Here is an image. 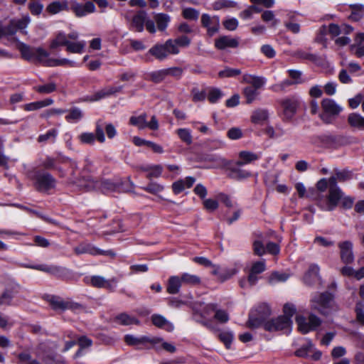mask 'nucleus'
<instances>
[{"instance_id": "1", "label": "nucleus", "mask_w": 364, "mask_h": 364, "mask_svg": "<svg viewBox=\"0 0 364 364\" xmlns=\"http://www.w3.org/2000/svg\"><path fill=\"white\" fill-rule=\"evenodd\" d=\"M296 311V306L293 304L287 303L284 304L283 308L284 315L266 322L264 329L271 332L289 330L292 324L291 317L294 315Z\"/></svg>"}, {"instance_id": "33", "label": "nucleus", "mask_w": 364, "mask_h": 364, "mask_svg": "<svg viewBox=\"0 0 364 364\" xmlns=\"http://www.w3.org/2000/svg\"><path fill=\"white\" fill-rule=\"evenodd\" d=\"M68 9L67 1H55L49 4L46 7V11L50 14H57L63 11Z\"/></svg>"}, {"instance_id": "30", "label": "nucleus", "mask_w": 364, "mask_h": 364, "mask_svg": "<svg viewBox=\"0 0 364 364\" xmlns=\"http://www.w3.org/2000/svg\"><path fill=\"white\" fill-rule=\"evenodd\" d=\"M354 41V43L350 47L352 51L358 58L364 56V33H357Z\"/></svg>"}, {"instance_id": "64", "label": "nucleus", "mask_w": 364, "mask_h": 364, "mask_svg": "<svg viewBox=\"0 0 364 364\" xmlns=\"http://www.w3.org/2000/svg\"><path fill=\"white\" fill-rule=\"evenodd\" d=\"M183 16L188 20H196L199 16V12L192 8H186L183 10Z\"/></svg>"}, {"instance_id": "44", "label": "nucleus", "mask_w": 364, "mask_h": 364, "mask_svg": "<svg viewBox=\"0 0 364 364\" xmlns=\"http://www.w3.org/2000/svg\"><path fill=\"white\" fill-rule=\"evenodd\" d=\"M315 350V347L311 341H306L300 348L296 350L295 354L299 357H309Z\"/></svg>"}, {"instance_id": "56", "label": "nucleus", "mask_w": 364, "mask_h": 364, "mask_svg": "<svg viewBox=\"0 0 364 364\" xmlns=\"http://www.w3.org/2000/svg\"><path fill=\"white\" fill-rule=\"evenodd\" d=\"M33 89L41 94H50L56 90V85L54 82L37 85Z\"/></svg>"}, {"instance_id": "21", "label": "nucleus", "mask_w": 364, "mask_h": 364, "mask_svg": "<svg viewBox=\"0 0 364 364\" xmlns=\"http://www.w3.org/2000/svg\"><path fill=\"white\" fill-rule=\"evenodd\" d=\"M124 341L128 345L139 346L140 345H144L148 343L151 345H155L160 342L161 339L159 337L150 338L148 336H141L138 338L132 335H126L124 336Z\"/></svg>"}, {"instance_id": "48", "label": "nucleus", "mask_w": 364, "mask_h": 364, "mask_svg": "<svg viewBox=\"0 0 364 364\" xmlns=\"http://www.w3.org/2000/svg\"><path fill=\"white\" fill-rule=\"evenodd\" d=\"M49 67L56 66H69V67H80V65L75 61L70 60L67 58L55 59L48 61Z\"/></svg>"}, {"instance_id": "27", "label": "nucleus", "mask_w": 364, "mask_h": 364, "mask_svg": "<svg viewBox=\"0 0 364 364\" xmlns=\"http://www.w3.org/2000/svg\"><path fill=\"white\" fill-rule=\"evenodd\" d=\"M261 153H254L249 151H242L239 153V160L236 162L237 166H243L258 160L261 157Z\"/></svg>"}, {"instance_id": "22", "label": "nucleus", "mask_w": 364, "mask_h": 364, "mask_svg": "<svg viewBox=\"0 0 364 364\" xmlns=\"http://www.w3.org/2000/svg\"><path fill=\"white\" fill-rule=\"evenodd\" d=\"M90 283L93 287L98 288H105L110 291H114L117 286V280L115 278L106 279L101 276H93L90 278Z\"/></svg>"}, {"instance_id": "37", "label": "nucleus", "mask_w": 364, "mask_h": 364, "mask_svg": "<svg viewBox=\"0 0 364 364\" xmlns=\"http://www.w3.org/2000/svg\"><path fill=\"white\" fill-rule=\"evenodd\" d=\"M183 284L181 276H171L169 277L167 285V291L175 294L179 292Z\"/></svg>"}, {"instance_id": "2", "label": "nucleus", "mask_w": 364, "mask_h": 364, "mask_svg": "<svg viewBox=\"0 0 364 364\" xmlns=\"http://www.w3.org/2000/svg\"><path fill=\"white\" fill-rule=\"evenodd\" d=\"M311 309L328 316L337 309L333 295L328 292L316 293L310 299Z\"/></svg>"}, {"instance_id": "53", "label": "nucleus", "mask_w": 364, "mask_h": 364, "mask_svg": "<svg viewBox=\"0 0 364 364\" xmlns=\"http://www.w3.org/2000/svg\"><path fill=\"white\" fill-rule=\"evenodd\" d=\"M289 277V275L284 272H274L269 277L268 282L270 284H275L279 282H284Z\"/></svg>"}, {"instance_id": "20", "label": "nucleus", "mask_w": 364, "mask_h": 364, "mask_svg": "<svg viewBox=\"0 0 364 364\" xmlns=\"http://www.w3.org/2000/svg\"><path fill=\"white\" fill-rule=\"evenodd\" d=\"M239 270L240 267L238 266L221 269L219 266L213 265L212 274L216 276L221 282H224L235 275Z\"/></svg>"}, {"instance_id": "5", "label": "nucleus", "mask_w": 364, "mask_h": 364, "mask_svg": "<svg viewBox=\"0 0 364 364\" xmlns=\"http://www.w3.org/2000/svg\"><path fill=\"white\" fill-rule=\"evenodd\" d=\"M342 196L343 193L337 184L330 183L328 195L326 197L318 196L317 205L322 210L332 211L336 208Z\"/></svg>"}, {"instance_id": "7", "label": "nucleus", "mask_w": 364, "mask_h": 364, "mask_svg": "<svg viewBox=\"0 0 364 364\" xmlns=\"http://www.w3.org/2000/svg\"><path fill=\"white\" fill-rule=\"evenodd\" d=\"M296 322L299 331L306 334L316 331L321 326L322 321L318 316L311 313L307 318L303 316H297L296 317Z\"/></svg>"}, {"instance_id": "18", "label": "nucleus", "mask_w": 364, "mask_h": 364, "mask_svg": "<svg viewBox=\"0 0 364 364\" xmlns=\"http://www.w3.org/2000/svg\"><path fill=\"white\" fill-rule=\"evenodd\" d=\"M321 107L323 114H321V117L325 120V116H336L341 111L342 107L338 105L335 100L329 98H325L321 102Z\"/></svg>"}, {"instance_id": "15", "label": "nucleus", "mask_w": 364, "mask_h": 364, "mask_svg": "<svg viewBox=\"0 0 364 364\" xmlns=\"http://www.w3.org/2000/svg\"><path fill=\"white\" fill-rule=\"evenodd\" d=\"M70 9L77 17L80 18L94 13L96 8L95 4L91 1H87L82 4L76 1H71Z\"/></svg>"}, {"instance_id": "35", "label": "nucleus", "mask_w": 364, "mask_h": 364, "mask_svg": "<svg viewBox=\"0 0 364 364\" xmlns=\"http://www.w3.org/2000/svg\"><path fill=\"white\" fill-rule=\"evenodd\" d=\"M151 321L156 326L164 328L167 331H172L174 328L173 325L161 315H153Z\"/></svg>"}, {"instance_id": "19", "label": "nucleus", "mask_w": 364, "mask_h": 364, "mask_svg": "<svg viewBox=\"0 0 364 364\" xmlns=\"http://www.w3.org/2000/svg\"><path fill=\"white\" fill-rule=\"evenodd\" d=\"M215 313L214 318L220 323H225L229 321L228 313L223 309H218L216 304H208L204 307V314L206 316Z\"/></svg>"}, {"instance_id": "36", "label": "nucleus", "mask_w": 364, "mask_h": 364, "mask_svg": "<svg viewBox=\"0 0 364 364\" xmlns=\"http://www.w3.org/2000/svg\"><path fill=\"white\" fill-rule=\"evenodd\" d=\"M53 100L51 98H47L43 100L36 101L26 104L23 105V109L28 112L38 110L45 107L51 105Z\"/></svg>"}, {"instance_id": "8", "label": "nucleus", "mask_w": 364, "mask_h": 364, "mask_svg": "<svg viewBox=\"0 0 364 364\" xmlns=\"http://www.w3.org/2000/svg\"><path fill=\"white\" fill-rule=\"evenodd\" d=\"M256 314L254 312L251 313L250 316L248 324L251 328H257L260 325H263L268 321L266 318L271 314V309L268 304H262L259 305L255 309Z\"/></svg>"}, {"instance_id": "17", "label": "nucleus", "mask_w": 364, "mask_h": 364, "mask_svg": "<svg viewBox=\"0 0 364 364\" xmlns=\"http://www.w3.org/2000/svg\"><path fill=\"white\" fill-rule=\"evenodd\" d=\"M48 301L55 310L71 309L72 311H77L81 308L77 304L65 301L62 299L55 296H48Z\"/></svg>"}, {"instance_id": "47", "label": "nucleus", "mask_w": 364, "mask_h": 364, "mask_svg": "<svg viewBox=\"0 0 364 364\" xmlns=\"http://www.w3.org/2000/svg\"><path fill=\"white\" fill-rule=\"evenodd\" d=\"M288 73H289V75L291 77V78L293 80V82H291L289 80H285L278 87L283 88L285 86L291 85L292 83L298 84V83H301L302 82V80H301L302 73L301 71L296 70H289Z\"/></svg>"}, {"instance_id": "3", "label": "nucleus", "mask_w": 364, "mask_h": 364, "mask_svg": "<svg viewBox=\"0 0 364 364\" xmlns=\"http://www.w3.org/2000/svg\"><path fill=\"white\" fill-rule=\"evenodd\" d=\"M266 81L263 77L249 74H245L242 76V82L252 85L245 87L242 91L247 104H251L256 100L259 95L258 90L265 85Z\"/></svg>"}, {"instance_id": "38", "label": "nucleus", "mask_w": 364, "mask_h": 364, "mask_svg": "<svg viewBox=\"0 0 364 364\" xmlns=\"http://www.w3.org/2000/svg\"><path fill=\"white\" fill-rule=\"evenodd\" d=\"M348 122L351 127L359 130H364V117L360 114H350L348 117Z\"/></svg>"}, {"instance_id": "23", "label": "nucleus", "mask_w": 364, "mask_h": 364, "mask_svg": "<svg viewBox=\"0 0 364 364\" xmlns=\"http://www.w3.org/2000/svg\"><path fill=\"white\" fill-rule=\"evenodd\" d=\"M341 259L345 264H350L354 260L353 244L350 241H344L338 244Z\"/></svg>"}, {"instance_id": "46", "label": "nucleus", "mask_w": 364, "mask_h": 364, "mask_svg": "<svg viewBox=\"0 0 364 364\" xmlns=\"http://www.w3.org/2000/svg\"><path fill=\"white\" fill-rule=\"evenodd\" d=\"M177 50V55L180 53V48H186L191 44V39L186 36H181L175 39H168Z\"/></svg>"}, {"instance_id": "51", "label": "nucleus", "mask_w": 364, "mask_h": 364, "mask_svg": "<svg viewBox=\"0 0 364 364\" xmlns=\"http://www.w3.org/2000/svg\"><path fill=\"white\" fill-rule=\"evenodd\" d=\"M130 124L136 127L139 129H144L146 125V115L141 114L139 116H132L129 119Z\"/></svg>"}, {"instance_id": "16", "label": "nucleus", "mask_w": 364, "mask_h": 364, "mask_svg": "<svg viewBox=\"0 0 364 364\" xmlns=\"http://www.w3.org/2000/svg\"><path fill=\"white\" fill-rule=\"evenodd\" d=\"M79 37V34L77 31H73L68 35H66L63 31H58L55 36L52 39L50 44L51 49H55L59 46H65L66 47L68 39L77 40Z\"/></svg>"}, {"instance_id": "26", "label": "nucleus", "mask_w": 364, "mask_h": 364, "mask_svg": "<svg viewBox=\"0 0 364 364\" xmlns=\"http://www.w3.org/2000/svg\"><path fill=\"white\" fill-rule=\"evenodd\" d=\"M304 282L309 285H311L320 280L319 267L317 264H311L308 270L304 275Z\"/></svg>"}, {"instance_id": "14", "label": "nucleus", "mask_w": 364, "mask_h": 364, "mask_svg": "<svg viewBox=\"0 0 364 364\" xmlns=\"http://www.w3.org/2000/svg\"><path fill=\"white\" fill-rule=\"evenodd\" d=\"M77 255L90 254L91 255H109L114 256L115 254L112 250H102L92 244L81 243L74 248Z\"/></svg>"}, {"instance_id": "61", "label": "nucleus", "mask_w": 364, "mask_h": 364, "mask_svg": "<svg viewBox=\"0 0 364 364\" xmlns=\"http://www.w3.org/2000/svg\"><path fill=\"white\" fill-rule=\"evenodd\" d=\"M117 91L118 90L117 89L113 88V87L100 90L92 97L91 100L92 101H97V100H99L102 98H104L111 94H113Z\"/></svg>"}, {"instance_id": "10", "label": "nucleus", "mask_w": 364, "mask_h": 364, "mask_svg": "<svg viewBox=\"0 0 364 364\" xmlns=\"http://www.w3.org/2000/svg\"><path fill=\"white\" fill-rule=\"evenodd\" d=\"M30 22L31 18L28 15L23 16L19 19L11 20L8 26L1 28L3 31V36H12L18 31H20L23 34H26L27 32L25 28L28 26Z\"/></svg>"}, {"instance_id": "31", "label": "nucleus", "mask_w": 364, "mask_h": 364, "mask_svg": "<svg viewBox=\"0 0 364 364\" xmlns=\"http://www.w3.org/2000/svg\"><path fill=\"white\" fill-rule=\"evenodd\" d=\"M173 71L179 72V68H171L168 69H163L157 71L152 72L149 74L150 80L154 82H161L166 76L168 75V73H171Z\"/></svg>"}, {"instance_id": "55", "label": "nucleus", "mask_w": 364, "mask_h": 364, "mask_svg": "<svg viewBox=\"0 0 364 364\" xmlns=\"http://www.w3.org/2000/svg\"><path fill=\"white\" fill-rule=\"evenodd\" d=\"M350 178V172L348 171H337L334 176L329 178L331 184H337V181H345Z\"/></svg>"}, {"instance_id": "13", "label": "nucleus", "mask_w": 364, "mask_h": 364, "mask_svg": "<svg viewBox=\"0 0 364 364\" xmlns=\"http://www.w3.org/2000/svg\"><path fill=\"white\" fill-rule=\"evenodd\" d=\"M55 179L48 173H38L35 176V185L40 191H48L55 188Z\"/></svg>"}, {"instance_id": "49", "label": "nucleus", "mask_w": 364, "mask_h": 364, "mask_svg": "<svg viewBox=\"0 0 364 364\" xmlns=\"http://www.w3.org/2000/svg\"><path fill=\"white\" fill-rule=\"evenodd\" d=\"M154 21L160 31H164L170 22V16L166 14H156L154 16Z\"/></svg>"}, {"instance_id": "57", "label": "nucleus", "mask_w": 364, "mask_h": 364, "mask_svg": "<svg viewBox=\"0 0 364 364\" xmlns=\"http://www.w3.org/2000/svg\"><path fill=\"white\" fill-rule=\"evenodd\" d=\"M176 133L181 141L187 144L192 143V135L190 129L186 128H181L176 130Z\"/></svg>"}, {"instance_id": "39", "label": "nucleus", "mask_w": 364, "mask_h": 364, "mask_svg": "<svg viewBox=\"0 0 364 364\" xmlns=\"http://www.w3.org/2000/svg\"><path fill=\"white\" fill-rule=\"evenodd\" d=\"M86 46L85 41H70L68 40L66 50L72 53L81 54L83 53Z\"/></svg>"}, {"instance_id": "58", "label": "nucleus", "mask_w": 364, "mask_h": 364, "mask_svg": "<svg viewBox=\"0 0 364 364\" xmlns=\"http://www.w3.org/2000/svg\"><path fill=\"white\" fill-rule=\"evenodd\" d=\"M204 208L210 212L216 210L219 207L218 199L205 198L203 200Z\"/></svg>"}, {"instance_id": "9", "label": "nucleus", "mask_w": 364, "mask_h": 364, "mask_svg": "<svg viewBox=\"0 0 364 364\" xmlns=\"http://www.w3.org/2000/svg\"><path fill=\"white\" fill-rule=\"evenodd\" d=\"M149 53L159 60H164L170 55H177V50L171 45V42L167 40L164 43H157L151 47Z\"/></svg>"}, {"instance_id": "32", "label": "nucleus", "mask_w": 364, "mask_h": 364, "mask_svg": "<svg viewBox=\"0 0 364 364\" xmlns=\"http://www.w3.org/2000/svg\"><path fill=\"white\" fill-rule=\"evenodd\" d=\"M265 134L271 139H279L287 134V131L280 124L275 127L267 126L264 130Z\"/></svg>"}, {"instance_id": "41", "label": "nucleus", "mask_w": 364, "mask_h": 364, "mask_svg": "<svg viewBox=\"0 0 364 364\" xmlns=\"http://www.w3.org/2000/svg\"><path fill=\"white\" fill-rule=\"evenodd\" d=\"M17 48L21 52L22 57L27 60H34V50L36 48H31L29 46L18 42L17 44Z\"/></svg>"}, {"instance_id": "62", "label": "nucleus", "mask_w": 364, "mask_h": 364, "mask_svg": "<svg viewBox=\"0 0 364 364\" xmlns=\"http://www.w3.org/2000/svg\"><path fill=\"white\" fill-rule=\"evenodd\" d=\"M142 188L148 193L156 194L164 190V186L157 183H149L146 186Z\"/></svg>"}, {"instance_id": "54", "label": "nucleus", "mask_w": 364, "mask_h": 364, "mask_svg": "<svg viewBox=\"0 0 364 364\" xmlns=\"http://www.w3.org/2000/svg\"><path fill=\"white\" fill-rule=\"evenodd\" d=\"M223 96V92L216 87H210L207 95L208 100L210 103H216Z\"/></svg>"}, {"instance_id": "60", "label": "nucleus", "mask_w": 364, "mask_h": 364, "mask_svg": "<svg viewBox=\"0 0 364 364\" xmlns=\"http://www.w3.org/2000/svg\"><path fill=\"white\" fill-rule=\"evenodd\" d=\"M220 340L225 345L227 348H230L233 340V333L230 331H222L219 333Z\"/></svg>"}, {"instance_id": "43", "label": "nucleus", "mask_w": 364, "mask_h": 364, "mask_svg": "<svg viewBox=\"0 0 364 364\" xmlns=\"http://www.w3.org/2000/svg\"><path fill=\"white\" fill-rule=\"evenodd\" d=\"M147 17V14L145 11H139L138 12L132 19V26L136 28V30L139 32H141L144 30V23L146 21V18Z\"/></svg>"}, {"instance_id": "25", "label": "nucleus", "mask_w": 364, "mask_h": 364, "mask_svg": "<svg viewBox=\"0 0 364 364\" xmlns=\"http://www.w3.org/2000/svg\"><path fill=\"white\" fill-rule=\"evenodd\" d=\"M18 286L16 285L11 288H7L0 295V306H14V298L18 293Z\"/></svg>"}, {"instance_id": "6", "label": "nucleus", "mask_w": 364, "mask_h": 364, "mask_svg": "<svg viewBox=\"0 0 364 364\" xmlns=\"http://www.w3.org/2000/svg\"><path fill=\"white\" fill-rule=\"evenodd\" d=\"M74 182L85 191L99 189L105 193L116 191L119 186L118 183H114L110 180L98 181L91 178L80 179Z\"/></svg>"}, {"instance_id": "34", "label": "nucleus", "mask_w": 364, "mask_h": 364, "mask_svg": "<svg viewBox=\"0 0 364 364\" xmlns=\"http://www.w3.org/2000/svg\"><path fill=\"white\" fill-rule=\"evenodd\" d=\"M351 14L348 16L349 20L352 21H359L364 16V5L360 4H350L349 6Z\"/></svg>"}, {"instance_id": "4", "label": "nucleus", "mask_w": 364, "mask_h": 364, "mask_svg": "<svg viewBox=\"0 0 364 364\" xmlns=\"http://www.w3.org/2000/svg\"><path fill=\"white\" fill-rule=\"evenodd\" d=\"M43 166L46 168L57 170L61 177H65L66 176L65 169L70 168L71 169V175L73 176V177L70 178V181L73 183H75L74 181H77V180H75V169L77 168V164L75 161H72L70 159H53L47 157L43 162Z\"/></svg>"}, {"instance_id": "40", "label": "nucleus", "mask_w": 364, "mask_h": 364, "mask_svg": "<svg viewBox=\"0 0 364 364\" xmlns=\"http://www.w3.org/2000/svg\"><path fill=\"white\" fill-rule=\"evenodd\" d=\"M53 60L49 58V53L42 48H36L34 50V60L48 66V61Z\"/></svg>"}, {"instance_id": "45", "label": "nucleus", "mask_w": 364, "mask_h": 364, "mask_svg": "<svg viewBox=\"0 0 364 364\" xmlns=\"http://www.w3.org/2000/svg\"><path fill=\"white\" fill-rule=\"evenodd\" d=\"M141 169L143 171L147 172L146 177L149 179L159 177L161 175L163 171V168L161 165L143 166L141 168Z\"/></svg>"}, {"instance_id": "12", "label": "nucleus", "mask_w": 364, "mask_h": 364, "mask_svg": "<svg viewBox=\"0 0 364 364\" xmlns=\"http://www.w3.org/2000/svg\"><path fill=\"white\" fill-rule=\"evenodd\" d=\"M299 105V100L295 97H288L281 100L280 105L284 120H290L293 118Z\"/></svg>"}, {"instance_id": "50", "label": "nucleus", "mask_w": 364, "mask_h": 364, "mask_svg": "<svg viewBox=\"0 0 364 364\" xmlns=\"http://www.w3.org/2000/svg\"><path fill=\"white\" fill-rule=\"evenodd\" d=\"M183 284L189 286H196L200 284V279L199 277L195 274L189 273H183L181 275Z\"/></svg>"}, {"instance_id": "42", "label": "nucleus", "mask_w": 364, "mask_h": 364, "mask_svg": "<svg viewBox=\"0 0 364 364\" xmlns=\"http://www.w3.org/2000/svg\"><path fill=\"white\" fill-rule=\"evenodd\" d=\"M66 112L65 119L70 123H77L83 117L82 111L77 107L71 108Z\"/></svg>"}, {"instance_id": "52", "label": "nucleus", "mask_w": 364, "mask_h": 364, "mask_svg": "<svg viewBox=\"0 0 364 364\" xmlns=\"http://www.w3.org/2000/svg\"><path fill=\"white\" fill-rule=\"evenodd\" d=\"M229 175L234 179L241 180L250 177V173L238 167H232L230 168Z\"/></svg>"}, {"instance_id": "24", "label": "nucleus", "mask_w": 364, "mask_h": 364, "mask_svg": "<svg viewBox=\"0 0 364 364\" xmlns=\"http://www.w3.org/2000/svg\"><path fill=\"white\" fill-rule=\"evenodd\" d=\"M201 23L210 36L214 35L219 29L220 21L218 17H211L204 14L201 16Z\"/></svg>"}, {"instance_id": "29", "label": "nucleus", "mask_w": 364, "mask_h": 364, "mask_svg": "<svg viewBox=\"0 0 364 364\" xmlns=\"http://www.w3.org/2000/svg\"><path fill=\"white\" fill-rule=\"evenodd\" d=\"M215 46L219 50L236 48L238 46V41L237 39L229 36H222L215 40Z\"/></svg>"}, {"instance_id": "28", "label": "nucleus", "mask_w": 364, "mask_h": 364, "mask_svg": "<svg viewBox=\"0 0 364 364\" xmlns=\"http://www.w3.org/2000/svg\"><path fill=\"white\" fill-rule=\"evenodd\" d=\"M269 113L266 109H257L252 113L250 120L255 124H264L269 119Z\"/></svg>"}, {"instance_id": "59", "label": "nucleus", "mask_w": 364, "mask_h": 364, "mask_svg": "<svg viewBox=\"0 0 364 364\" xmlns=\"http://www.w3.org/2000/svg\"><path fill=\"white\" fill-rule=\"evenodd\" d=\"M58 135V131L55 129H52L48 130L46 134H41L38 136L39 142H46V141H54L55 137Z\"/></svg>"}, {"instance_id": "11", "label": "nucleus", "mask_w": 364, "mask_h": 364, "mask_svg": "<svg viewBox=\"0 0 364 364\" xmlns=\"http://www.w3.org/2000/svg\"><path fill=\"white\" fill-rule=\"evenodd\" d=\"M266 269V263L264 260H260L252 263L250 274L247 279H241L240 284L241 287L245 288L247 286H252L256 284L258 277L257 274H261Z\"/></svg>"}, {"instance_id": "63", "label": "nucleus", "mask_w": 364, "mask_h": 364, "mask_svg": "<svg viewBox=\"0 0 364 364\" xmlns=\"http://www.w3.org/2000/svg\"><path fill=\"white\" fill-rule=\"evenodd\" d=\"M19 364H40L39 362L33 359L30 354L26 353H21L18 355Z\"/></svg>"}]
</instances>
